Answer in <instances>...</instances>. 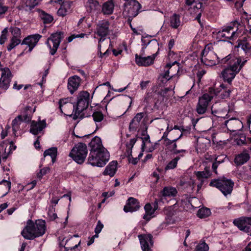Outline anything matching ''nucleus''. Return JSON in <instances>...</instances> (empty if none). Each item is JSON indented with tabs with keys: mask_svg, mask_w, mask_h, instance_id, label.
Segmentation results:
<instances>
[{
	"mask_svg": "<svg viewBox=\"0 0 251 251\" xmlns=\"http://www.w3.org/2000/svg\"><path fill=\"white\" fill-rule=\"evenodd\" d=\"M209 247L208 245L204 242H200L196 247L195 250L196 251H208Z\"/></svg>",
	"mask_w": 251,
	"mask_h": 251,
	"instance_id": "46",
	"label": "nucleus"
},
{
	"mask_svg": "<svg viewBox=\"0 0 251 251\" xmlns=\"http://www.w3.org/2000/svg\"><path fill=\"white\" fill-rule=\"evenodd\" d=\"M242 26L237 21H235L226 27H224L222 30L218 32L219 36L228 39H233L238 36L240 31L239 27Z\"/></svg>",
	"mask_w": 251,
	"mask_h": 251,
	"instance_id": "4",
	"label": "nucleus"
},
{
	"mask_svg": "<svg viewBox=\"0 0 251 251\" xmlns=\"http://www.w3.org/2000/svg\"><path fill=\"white\" fill-rule=\"evenodd\" d=\"M42 19L45 24H50L53 20L52 17L48 14H43L42 16Z\"/></svg>",
	"mask_w": 251,
	"mask_h": 251,
	"instance_id": "53",
	"label": "nucleus"
},
{
	"mask_svg": "<svg viewBox=\"0 0 251 251\" xmlns=\"http://www.w3.org/2000/svg\"><path fill=\"white\" fill-rule=\"evenodd\" d=\"M141 8V4L136 0H130L124 4L123 14L128 18V21L131 22L135 17Z\"/></svg>",
	"mask_w": 251,
	"mask_h": 251,
	"instance_id": "6",
	"label": "nucleus"
},
{
	"mask_svg": "<svg viewBox=\"0 0 251 251\" xmlns=\"http://www.w3.org/2000/svg\"><path fill=\"white\" fill-rule=\"evenodd\" d=\"M177 164V162L176 160L174 158L171 161H170L166 166L165 168V170H168L171 169H173L175 168Z\"/></svg>",
	"mask_w": 251,
	"mask_h": 251,
	"instance_id": "50",
	"label": "nucleus"
},
{
	"mask_svg": "<svg viewBox=\"0 0 251 251\" xmlns=\"http://www.w3.org/2000/svg\"><path fill=\"white\" fill-rule=\"evenodd\" d=\"M90 103V94L87 91L80 92L77 96L76 107L73 119H77L80 113L88 107Z\"/></svg>",
	"mask_w": 251,
	"mask_h": 251,
	"instance_id": "5",
	"label": "nucleus"
},
{
	"mask_svg": "<svg viewBox=\"0 0 251 251\" xmlns=\"http://www.w3.org/2000/svg\"><path fill=\"white\" fill-rule=\"evenodd\" d=\"M175 87H170L169 88H165L163 89H162L161 91V94L163 96L165 97L166 94L167 93L168 91H173Z\"/></svg>",
	"mask_w": 251,
	"mask_h": 251,
	"instance_id": "62",
	"label": "nucleus"
},
{
	"mask_svg": "<svg viewBox=\"0 0 251 251\" xmlns=\"http://www.w3.org/2000/svg\"><path fill=\"white\" fill-rule=\"evenodd\" d=\"M225 125L230 132L240 131L243 127L242 122L236 118H232L225 121Z\"/></svg>",
	"mask_w": 251,
	"mask_h": 251,
	"instance_id": "17",
	"label": "nucleus"
},
{
	"mask_svg": "<svg viewBox=\"0 0 251 251\" xmlns=\"http://www.w3.org/2000/svg\"><path fill=\"white\" fill-rule=\"evenodd\" d=\"M197 179L201 182L198 185V188H201L204 180L211 176V173L208 167H205L203 171H199L196 173Z\"/></svg>",
	"mask_w": 251,
	"mask_h": 251,
	"instance_id": "27",
	"label": "nucleus"
},
{
	"mask_svg": "<svg viewBox=\"0 0 251 251\" xmlns=\"http://www.w3.org/2000/svg\"><path fill=\"white\" fill-rule=\"evenodd\" d=\"M46 127V122L45 120L40 121L38 122L32 121L30 132L34 135H37Z\"/></svg>",
	"mask_w": 251,
	"mask_h": 251,
	"instance_id": "24",
	"label": "nucleus"
},
{
	"mask_svg": "<svg viewBox=\"0 0 251 251\" xmlns=\"http://www.w3.org/2000/svg\"><path fill=\"white\" fill-rule=\"evenodd\" d=\"M218 91L215 90V89L212 87L208 88V92L203 94L199 99V101L202 105H205L208 107L209 102L211 101L212 99L218 95Z\"/></svg>",
	"mask_w": 251,
	"mask_h": 251,
	"instance_id": "16",
	"label": "nucleus"
},
{
	"mask_svg": "<svg viewBox=\"0 0 251 251\" xmlns=\"http://www.w3.org/2000/svg\"><path fill=\"white\" fill-rule=\"evenodd\" d=\"M0 184H3L6 187L8 191H9L11 188V183L10 181L3 180L0 182Z\"/></svg>",
	"mask_w": 251,
	"mask_h": 251,
	"instance_id": "61",
	"label": "nucleus"
},
{
	"mask_svg": "<svg viewBox=\"0 0 251 251\" xmlns=\"http://www.w3.org/2000/svg\"><path fill=\"white\" fill-rule=\"evenodd\" d=\"M88 150L86 144L78 143L72 149L69 156L79 164H82L87 155Z\"/></svg>",
	"mask_w": 251,
	"mask_h": 251,
	"instance_id": "2",
	"label": "nucleus"
},
{
	"mask_svg": "<svg viewBox=\"0 0 251 251\" xmlns=\"http://www.w3.org/2000/svg\"><path fill=\"white\" fill-rule=\"evenodd\" d=\"M92 117L96 125V129L101 128L102 126L101 122L104 119V115L100 111H95L92 114Z\"/></svg>",
	"mask_w": 251,
	"mask_h": 251,
	"instance_id": "32",
	"label": "nucleus"
},
{
	"mask_svg": "<svg viewBox=\"0 0 251 251\" xmlns=\"http://www.w3.org/2000/svg\"><path fill=\"white\" fill-rule=\"evenodd\" d=\"M21 43V40L19 38L12 37L10 42L7 47V50L10 51L16 46Z\"/></svg>",
	"mask_w": 251,
	"mask_h": 251,
	"instance_id": "43",
	"label": "nucleus"
},
{
	"mask_svg": "<svg viewBox=\"0 0 251 251\" xmlns=\"http://www.w3.org/2000/svg\"><path fill=\"white\" fill-rule=\"evenodd\" d=\"M57 150L56 148L53 147L45 151L44 153V157L46 156H50L52 163H54L55 161V158L57 155Z\"/></svg>",
	"mask_w": 251,
	"mask_h": 251,
	"instance_id": "41",
	"label": "nucleus"
},
{
	"mask_svg": "<svg viewBox=\"0 0 251 251\" xmlns=\"http://www.w3.org/2000/svg\"><path fill=\"white\" fill-rule=\"evenodd\" d=\"M225 68L222 72V75L225 81L230 84L232 80L235 78L236 75L238 73L226 66H224Z\"/></svg>",
	"mask_w": 251,
	"mask_h": 251,
	"instance_id": "25",
	"label": "nucleus"
},
{
	"mask_svg": "<svg viewBox=\"0 0 251 251\" xmlns=\"http://www.w3.org/2000/svg\"><path fill=\"white\" fill-rule=\"evenodd\" d=\"M11 33L13 35L12 37L19 38L21 35V30L17 27H12L11 29Z\"/></svg>",
	"mask_w": 251,
	"mask_h": 251,
	"instance_id": "52",
	"label": "nucleus"
},
{
	"mask_svg": "<svg viewBox=\"0 0 251 251\" xmlns=\"http://www.w3.org/2000/svg\"><path fill=\"white\" fill-rule=\"evenodd\" d=\"M179 152H176L174 153V155H177L176 157L174 158V159L178 162V160H179L181 158H182L185 156V155L188 152L186 150L184 149H180L179 150Z\"/></svg>",
	"mask_w": 251,
	"mask_h": 251,
	"instance_id": "49",
	"label": "nucleus"
},
{
	"mask_svg": "<svg viewBox=\"0 0 251 251\" xmlns=\"http://www.w3.org/2000/svg\"><path fill=\"white\" fill-rule=\"evenodd\" d=\"M8 30L6 28H5L1 32V34L0 36V44H3L7 39Z\"/></svg>",
	"mask_w": 251,
	"mask_h": 251,
	"instance_id": "51",
	"label": "nucleus"
},
{
	"mask_svg": "<svg viewBox=\"0 0 251 251\" xmlns=\"http://www.w3.org/2000/svg\"><path fill=\"white\" fill-rule=\"evenodd\" d=\"M201 61L205 65L212 66L218 63H220L221 60L214 52L208 53V54H201Z\"/></svg>",
	"mask_w": 251,
	"mask_h": 251,
	"instance_id": "15",
	"label": "nucleus"
},
{
	"mask_svg": "<svg viewBox=\"0 0 251 251\" xmlns=\"http://www.w3.org/2000/svg\"><path fill=\"white\" fill-rule=\"evenodd\" d=\"M139 208L140 204L138 200L130 197L127 200L126 204L124 207V210L126 212H133L138 210Z\"/></svg>",
	"mask_w": 251,
	"mask_h": 251,
	"instance_id": "21",
	"label": "nucleus"
},
{
	"mask_svg": "<svg viewBox=\"0 0 251 251\" xmlns=\"http://www.w3.org/2000/svg\"><path fill=\"white\" fill-rule=\"evenodd\" d=\"M238 46L241 47L247 54L251 53V45L247 42V39L246 37L239 41Z\"/></svg>",
	"mask_w": 251,
	"mask_h": 251,
	"instance_id": "37",
	"label": "nucleus"
},
{
	"mask_svg": "<svg viewBox=\"0 0 251 251\" xmlns=\"http://www.w3.org/2000/svg\"><path fill=\"white\" fill-rule=\"evenodd\" d=\"M144 101L147 103V104H149L152 103H155L153 100L152 95L151 94H148L145 98Z\"/></svg>",
	"mask_w": 251,
	"mask_h": 251,
	"instance_id": "56",
	"label": "nucleus"
},
{
	"mask_svg": "<svg viewBox=\"0 0 251 251\" xmlns=\"http://www.w3.org/2000/svg\"><path fill=\"white\" fill-rule=\"evenodd\" d=\"M212 48V46L210 45H206L204 49L202 51L201 53V54H208L209 52H213L212 50H211V49Z\"/></svg>",
	"mask_w": 251,
	"mask_h": 251,
	"instance_id": "59",
	"label": "nucleus"
},
{
	"mask_svg": "<svg viewBox=\"0 0 251 251\" xmlns=\"http://www.w3.org/2000/svg\"><path fill=\"white\" fill-rule=\"evenodd\" d=\"M178 64V63L176 61H174L172 64H171V63L167 64L165 66V68L167 70H165V72L162 75H160L161 77H162V78L165 79L166 80H170L171 78H172V77L174 75L173 74H172V75L171 76H169L170 70L172 72V66H174L175 64Z\"/></svg>",
	"mask_w": 251,
	"mask_h": 251,
	"instance_id": "39",
	"label": "nucleus"
},
{
	"mask_svg": "<svg viewBox=\"0 0 251 251\" xmlns=\"http://www.w3.org/2000/svg\"><path fill=\"white\" fill-rule=\"evenodd\" d=\"M23 7L26 11H31L39 2V0H23Z\"/></svg>",
	"mask_w": 251,
	"mask_h": 251,
	"instance_id": "38",
	"label": "nucleus"
},
{
	"mask_svg": "<svg viewBox=\"0 0 251 251\" xmlns=\"http://www.w3.org/2000/svg\"><path fill=\"white\" fill-rule=\"evenodd\" d=\"M145 115L144 112H140L134 116L129 124V128L130 131H136L139 129L140 122Z\"/></svg>",
	"mask_w": 251,
	"mask_h": 251,
	"instance_id": "23",
	"label": "nucleus"
},
{
	"mask_svg": "<svg viewBox=\"0 0 251 251\" xmlns=\"http://www.w3.org/2000/svg\"><path fill=\"white\" fill-rule=\"evenodd\" d=\"M50 171L48 167H45L40 170L39 173L38 174L39 177L42 178V176L47 174Z\"/></svg>",
	"mask_w": 251,
	"mask_h": 251,
	"instance_id": "58",
	"label": "nucleus"
},
{
	"mask_svg": "<svg viewBox=\"0 0 251 251\" xmlns=\"http://www.w3.org/2000/svg\"><path fill=\"white\" fill-rule=\"evenodd\" d=\"M250 158L249 154L247 151H243L235 157L234 161L237 165H241L247 162Z\"/></svg>",
	"mask_w": 251,
	"mask_h": 251,
	"instance_id": "31",
	"label": "nucleus"
},
{
	"mask_svg": "<svg viewBox=\"0 0 251 251\" xmlns=\"http://www.w3.org/2000/svg\"><path fill=\"white\" fill-rule=\"evenodd\" d=\"M109 159L108 152H90L88 159V163L93 166L102 167L108 162Z\"/></svg>",
	"mask_w": 251,
	"mask_h": 251,
	"instance_id": "7",
	"label": "nucleus"
},
{
	"mask_svg": "<svg viewBox=\"0 0 251 251\" xmlns=\"http://www.w3.org/2000/svg\"><path fill=\"white\" fill-rule=\"evenodd\" d=\"M189 10L191 14L197 15L195 20L201 24V17L203 11L202 3L200 2L196 3L195 5L191 8Z\"/></svg>",
	"mask_w": 251,
	"mask_h": 251,
	"instance_id": "26",
	"label": "nucleus"
},
{
	"mask_svg": "<svg viewBox=\"0 0 251 251\" xmlns=\"http://www.w3.org/2000/svg\"><path fill=\"white\" fill-rule=\"evenodd\" d=\"M49 218L50 220L53 221L57 218V214L55 213V208L53 206H50L48 212Z\"/></svg>",
	"mask_w": 251,
	"mask_h": 251,
	"instance_id": "48",
	"label": "nucleus"
},
{
	"mask_svg": "<svg viewBox=\"0 0 251 251\" xmlns=\"http://www.w3.org/2000/svg\"><path fill=\"white\" fill-rule=\"evenodd\" d=\"M103 227V224L100 222V221H99L97 223V226L95 229V232L96 233L95 235H98L99 233L100 232L102 228Z\"/></svg>",
	"mask_w": 251,
	"mask_h": 251,
	"instance_id": "55",
	"label": "nucleus"
},
{
	"mask_svg": "<svg viewBox=\"0 0 251 251\" xmlns=\"http://www.w3.org/2000/svg\"><path fill=\"white\" fill-rule=\"evenodd\" d=\"M136 140H136V138L131 139L129 140V142H127L126 144V148H131V149H132V148L133 147L134 144H135V143L136 142Z\"/></svg>",
	"mask_w": 251,
	"mask_h": 251,
	"instance_id": "60",
	"label": "nucleus"
},
{
	"mask_svg": "<svg viewBox=\"0 0 251 251\" xmlns=\"http://www.w3.org/2000/svg\"><path fill=\"white\" fill-rule=\"evenodd\" d=\"M70 9L71 3L69 1L63 2L57 11V14L59 16L64 17L70 12Z\"/></svg>",
	"mask_w": 251,
	"mask_h": 251,
	"instance_id": "33",
	"label": "nucleus"
},
{
	"mask_svg": "<svg viewBox=\"0 0 251 251\" xmlns=\"http://www.w3.org/2000/svg\"><path fill=\"white\" fill-rule=\"evenodd\" d=\"M89 146L91 148L90 152H108L102 146L100 138L98 136H95L92 139L89 144Z\"/></svg>",
	"mask_w": 251,
	"mask_h": 251,
	"instance_id": "18",
	"label": "nucleus"
},
{
	"mask_svg": "<svg viewBox=\"0 0 251 251\" xmlns=\"http://www.w3.org/2000/svg\"><path fill=\"white\" fill-rule=\"evenodd\" d=\"M172 130V128H171L168 131H165L164 132L163 136L161 138V140H163L164 145H165L167 143H168V141H170L171 140L168 138L167 136L169 132Z\"/></svg>",
	"mask_w": 251,
	"mask_h": 251,
	"instance_id": "57",
	"label": "nucleus"
},
{
	"mask_svg": "<svg viewBox=\"0 0 251 251\" xmlns=\"http://www.w3.org/2000/svg\"><path fill=\"white\" fill-rule=\"evenodd\" d=\"M80 78L77 75H74L68 79L67 87L71 94H73L77 90L80 86Z\"/></svg>",
	"mask_w": 251,
	"mask_h": 251,
	"instance_id": "22",
	"label": "nucleus"
},
{
	"mask_svg": "<svg viewBox=\"0 0 251 251\" xmlns=\"http://www.w3.org/2000/svg\"><path fill=\"white\" fill-rule=\"evenodd\" d=\"M218 157H212V158L211 159V161L213 160V162L212 165V169L213 172L216 174H218L217 169L218 166L220 164H221L222 163H223L224 162L223 159L218 160Z\"/></svg>",
	"mask_w": 251,
	"mask_h": 251,
	"instance_id": "44",
	"label": "nucleus"
},
{
	"mask_svg": "<svg viewBox=\"0 0 251 251\" xmlns=\"http://www.w3.org/2000/svg\"><path fill=\"white\" fill-rule=\"evenodd\" d=\"M117 168V162L112 161L106 167L104 171L103 172L104 175H108L112 177L114 176Z\"/></svg>",
	"mask_w": 251,
	"mask_h": 251,
	"instance_id": "30",
	"label": "nucleus"
},
{
	"mask_svg": "<svg viewBox=\"0 0 251 251\" xmlns=\"http://www.w3.org/2000/svg\"><path fill=\"white\" fill-rule=\"evenodd\" d=\"M210 214L211 211L209 208L202 207L198 211L197 216L200 218H204L208 217Z\"/></svg>",
	"mask_w": 251,
	"mask_h": 251,
	"instance_id": "42",
	"label": "nucleus"
},
{
	"mask_svg": "<svg viewBox=\"0 0 251 251\" xmlns=\"http://www.w3.org/2000/svg\"><path fill=\"white\" fill-rule=\"evenodd\" d=\"M22 121V115H19L12 121V130L14 134L19 129L20 126Z\"/></svg>",
	"mask_w": 251,
	"mask_h": 251,
	"instance_id": "40",
	"label": "nucleus"
},
{
	"mask_svg": "<svg viewBox=\"0 0 251 251\" xmlns=\"http://www.w3.org/2000/svg\"><path fill=\"white\" fill-rule=\"evenodd\" d=\"M138 237L143 251H151V248L153 246L152 235L151 234H140Z\"/></svg>",
	"mask_w": 251,
	"mask_h": 251,
	"instance_id": "13",
	"label": "nucleus"
},
{
	"mask_svg": "<svg viewBox=\"0 0 251 251\" xmlns=\"http://www.w3.org/2000/svg\"><path fill=\"white\" fill-rule=\"evenodd\" d=\"M182 136V134L181 133L179 137L178 138L174 140L168 141V143L164 145L166 148V149L170 151L173 154L177 152H179L178 151H179L180 149H177V141L181 138Z\"/></svg>",
	"mask_w": 251,
	"mask_h": 251,
	"instance_id": "28",
	"label": "nucleus"
},
{
	"mask_svg": "<svg viewBox=\"0 0 251 251\" xmlns=\"http://www.w3.org/2000/svg\"><path fill=\"white\" fill-rule=\"evenodd\" d=\"M157 55V52L153 54L151 56L147 57H143L138 55L137 54H135V62L136 63L140 66H149L153 63L154 60Z\"/></svg>",
	"mask_w": 251,
	"mask_h": 251,
	"instance_id": "19",
	"label": "nucleus"
},
{
	"mask_svg": "<svg viewBox=\"0 0 251 251\" xmlns=\"http://www.w3.org/2000/svg\"><path fill=\"white\" fill-rule=\"evenodd\" d=\"M210 185L218 188L225 195L231 194L234 186V182L229 179L224 177L217 179H213Z\"/></svg>",
	"mask_w": 251,
	"mask_h": 251,
	"instance_id": "3",
	"label": "nucleus"
},
{
	"mask_svg": "<svg viewBox=\"0 0 251 251\" xmlns=\"http://www.w3.org/2000/svg\"><path fill=\"white\" fill-rule=\"evenodd\" d=\"M233 224L237 226L241 230L248 233L251 231V217H242L240 218L235 219Z\"/></svg>",
	"mask_w": 251,
	"mask_h": 251,
	"instance_id": "12",
	"label": "nucleus"
},
{
	"mask_svg": "<svg viewBox=\"0 0 251 251\" xmlns=\"http://www.w3.org/2000/svg\"><path fill=\"white\" fill-rule=\"evenodd\" d=\"M170 25L174 29H177L181 25L180 16L174 13L170 17Z\"/></svg>",
	"mask_w": 251,
	"mask_h": 251,
	"instance_id": "34",
	"label": "nucleus"
},
{
	"mask_svg": "<svg viewBox=\"0 0 251 251\" xmlns=\"http://www.w3.org/2000/svg\"><path fill=\"white\" fill-rule=\"evenodd\" d=\"M161 193L164 197H175L176 195L177 191L175 187L167 186L163 188Z\"/></svg>",
	"mask_w": 251,
	"mask_h": 251,
	"instance_id": "35",
	"label": "nucleus"
},
{
	"mask_svg": "<svg viewBox=\"0 0 251 251\" xmlns=\"http://www.w3.org/2000/svg\"><path fill=\"white\" fill-rule=\"evenodd\" d=\"M42 37L39 34L29 35L25 38L22 42V45H26L28 46V50L31 52Z\"/></svg>",
	"mask_w": 251,
	"mask_h": 251,
	"instance_id": "20",
	"label": "nucleus"
},
{
	"mask_svg": "<svg viewBox=\"0 0 251 251\" xmlns=\"http://www.w3.org/2000/svg\"><path fill=\"white\" fill-rule=\"evenodd\" d=\"M144 209L146 213L153 214L154 213L153 207L150 203L146 204L144 206Z\"/></svg>",
	"mask_w": 251,
	"mask_h": 251,
	"instance_id": "54",
	"label": "nucleus"
},
{
	"mask_svg": "<svg viewBox=\"0 0 251 251\" xmlns=\"http://www.w3.org/2000/svg\"><path fill=\"white\" fill-rule=\"evenodd\" d=\"M198 147L202 151H205L206 149V146L205 144H203L200 140L198 141Z\"/></svg>",
	"mask_w": 251,
	"mask_h": 251,
	"instance_id": "63",
	"label": "nucleus"
},
{
	"mask_svg": "<svg viewBox=\"0 0 251 251\" xmlns=\"http://www.w3.org/2000/svg\"><path fill=\"white\" fill-rule=\"evenodd\" d=\"M220 86L223 88L221 91H218V90L215 89L216 91L219 92H218V94L221 92L219 97L223 99L228 98L230 95L231 91L229 89L227 90H225L223 84L221 85Z\"/></svg>",
	"mask_w": 251,
	"mask_h": 251,
	"instance_id": "45",
	"label": "nucleus"
},
{
	"mask_svg": "<svg viewBox=\"0 0 251 251\" xmlns=\"http://www.w3.org/2000/svg\"><path fill=\"white\" fill-rule=\"evenodd\" d=\"M110 23L108 21L103 20L99 22L97 25L95 33L101 37H105L109 33Z\"/></svg>",
	"mask_w": 251,
	"mask_h": 251,
	"instance_id": "14",
	"label": "nucleus"
},
{
	"mask_svg": "<svg viewBox=\"0 0 251 251\" xmlns=\"http://www.w3.org/2000/svg\"><path fill=\"white\" fill-rule=\"evenodd\" d=\"M23 121L25 122H28L31 119V116L28 114H25L23 116L22 115Z\"/></svg>",
	"mask_w": 251,
	"mask_h": 251,
	"instance_id": "64",
	"label": "nucleus"
},
{
	"mask_svg": "<svg viewBox=\"0 0 251 251\" xmlns=\"http://www.w3.org/2000/svg\"><path fill=\"white\" fill-rule=\"evenodd\" d=\"M240 57H236L231 54L221 59L220 62L222 66H226L237 73H239L241 70V66H240Z\"/></svg>",
	"mask_w": 251,
	"mask_h": 251,
	"instance_id": "8",
	"label": "nucleus"
},
{
	"mask_svg": "<svg viewBox=\"0 0 251 251\" xmlns=\"http://www.w3.org/2000/svg\"><path fill=\"white\" fill-rule=\"evenodd\" d=\"M59 108L61 113L72 117L75 113V105L70 102L69 98L60 99L58 102Z\"/></svg>",
	"mask_w": 251,
	"mask_h": 251,
	"instance_id": "10",
	"label": "nucleus"
},
{
	"mask_svg": "<svg viewBox=\"0 0 251 251\" xmlns=\"http://www.w3.org/2000/svg\"><path fill=\"white\" fill-rule=\"evenodd\" d=\"M115 4L113 0L104 2L102 5L101 12L104 15H111L113 13Z\"/></svg>",
	"mask_w": 251,
	"mask_h": 251,
	"instance_id": "29",
	"label": "nucleus"
},
{
	"mask_svg": "<svg viewBox=\"0 0 251 251\" xmlns=\"http://www.w3.org/2000/svg\"><path fill=\"white\" fill-rule=\"evenodd\" d=\"M87 11L92 12L96 11L99 7V3L96 0H88L85 4Z\"/></svg>",
	"mask_w": 251,
	"mask_h": 251,
	"instance_id": "36",
	"label": "nucleus"
},
{
	"mask_svg": "<svg viewBox=\"0 0 251 251\" xmlns=\"http://www.w3.org/2000/svg\"><path fill=\"white\" fill-rule=\"evenodd\" d=\"M1 75L0 78V88L4 90L8 89L12 77V75L9 68L1 69Z\"/></svg>",
	"mask_w": 251,
	"mask_h": 251,
	"instance_id": "11",
	"label": "nucleus"
},
{
	"mask_svg": "<svg viewBox=\"0 0 251 251\" xmlns=\"http://www.w3.org/2000/svg\"><path fill=\"white\" fill-rule=\"evenodd\" d=\"M63 37V33L59 32L52 34L48 39L46 44L50 50V52L51 55L55 53Z\"/></svg>",
	"mask_w": 251,
	"mask_h": 251,
	"instance_id": "9",
	"label": "nucleus"
},
{
	"mask_svg": "<svg viewBox=\"0 0 251 251\" xmlns=\"http://www.w3.org/2000/svg\"><path fill=\"white\" fill-rule=\"evenodd\" d=\"M46 230V222L39 219L34 222L31 220L27 222L25 227L21 232L23 237L27 240H33L35 238L43 236Z\"/></svg>",
	"mask_w": 251,
	"mask_h": 251,
	"instance_id": "1",
	"label": "nucleus"
},
{
	"mask_svg": "<svg viewBox=\"0 0 251 251\" xmlns=\"http://www.w3.org/2000/svg\"><path fill=\"white\" fill-rule=\"evenodd\" d=\"M207 109V107L205 105H202V104L199 101H198L197 105L196 106V111L199 114H204Z\"/></svg>",
	"mask_w": 251,
	"mask_h": 251,
	"instance_id": "47",
	"label": "nucleus"
}]
</instances>
